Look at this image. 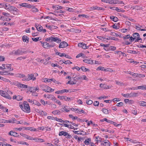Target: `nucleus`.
Masks as SVG:
<instances>
[{"mask_svg": "<svg viewBox=\"0 0 146 146\" xmlns=\"http://www.w3.org/2000/svg\"><path fill=\"white\" fill-rule=\"evenodd\" d=\"M3 97L9 99H11V97L7 92L5 93V95Z\"/></svg>", "mask_w": 146, "mask_h": 146, "instance_id": "cd10ccee", "label": "nucleus"}, {"mask_svg": "<svg viewBox=\"0 0 146 146\" xmlns=\"http://www.w3.org/2000/svg\"><path fill=\"white\" fill-rule=\"evenodd\" d=\"M11 64H8L6 66L7 69L8 70V71H12L13 70V69H11Z\"/></svg>", "mask_w": 146, "mask_h": 146, "instance_id": "bb28decb", "label": "nucleus"}, {"mask_svg": "<svg viewBox=\"0 0 146 146\" xmlns=\"http://www.w3.org/2000/svg\"><path fill=\"white\" fill-rule=\"evenodd\" d=\"M139 105L142 106H146V102L143 101H140L139 102Z\"/></svg>", "mask_w": 146, "mask_h": 146, "instance_id": "a878e982", "label": "nucleus"}, {"mask_svg": "<svg viewBox=\"0 0 146 146\" xmlns=\"http://www.w3.org/2000/svg\"><path fill=\"white\" fill-rule=\"evenodd\" d=\"M106 141H103L101 143V145H103L104 146H110V143L108 140H105Z\"/></svg>", "mask_w": 146, "mask_h": 146, "instance_id": "6e6552de", "label": "nucleus"}, {"mask_svg": "<svg viewBox=\"0 0 146 146\" xmlns=\"http://www.w3.org/2000/svg\"><path fill=\"white\" fill-rule=\"evenodd\" d=\"M71 82L70 80H69V81H68L67 83L66 84H70L71 85H73V84H76V82Z\"/></svg>", "mask_w": 146, "mask_h": 146, "instance_id": "680f3d73", "label": "nucleus"}, {"mask_svg": "<svg viewBox=\"0 0 146 146\" xmlns=\"http://www.w3.org/2000/svg\"><path fill=\"white\" fill-rule=\"evenodd\" d=\"M129 40L131 42H133L134 41V40L135 39V38H133L132 36H130L129 38Z\"/></svg>", "mask_w": 146, "mask_h": 146, "instance_id": "052dcab7", "label": "nucleus"}, {"mask_svg": "<svg viewBox=\"0 0 146 146\" xmlns=\"http://www.w3.org/2000/svg\"><path fill=\"white\" fill-rule=\"evenodd\" d=\"M30 8H31V9L30 10V11L32 12H36L38 11V10L37 8L35 7L34 6L32 5H31V7Z\"/></svg>", "mask_w": 146, "mask_h": 146, "instance_id": "f3484780", "label": "nucleus"}, {"mask_svg": "<svg viewBox=\"0 0 146 146\" xmlns=\"http://www.w3.org/2000/svg\"><path fill=\"white\" fill-rule=\"evenodd\" d=\"M68 92V90L67 89H63L61 90H59L56 91L55 93L56 94H59L64 93V92Z\"/></svg>", "mask_w": 146, "mask_h": 146, "instance_id": "f8f14e48", "label": "nucleus"}, {"mask_svg": "<svg viewBox=\"0 0 146 146\" xmlns=\"http://www.w3.org/2000/svg\"><path fill=\"white\" fill-rule=\"evenodd\" d=\"M39 88L38 87L35 88V87H31L30 88L29 90L31 92H35L36 91L38 90Z\"/></svg>", "mask_w": 146, "mask_h": 146, "instance_id": "a211bd4d", "label": "nucleus"}, {"mask_svg": "<svg viewBox=\"0 0 146 146\" xmlns=\"http://www.w3.org/2000/svg\"><path fill=\"white\" fill-rule=\"evenodd\" d=\"M136 75V77H139V78H143L145 77V76L144 74H139L136 73V74H135Z\"/></svg>", "mask_w": 146, "mask_h": 146, "instance_id": "c85d7f7f", "label": "nucleus"}, {"mask_svg": "<svg viewBox=\"0 0 146 146\" xmlns=\"http://www.w3.org/2000/svg\"><path fill=\"white\" fill-rule=\"evenodd\" d=\"M90 9L92 10L97 9L98 10H102V11H104L105 9H104L102 7H101L98 6L91 7Z\"/></svg>", "mask_w": 146, "mask_h": 146, "instance_id": "1a4fd4ad", "label": "nucleus"}, {"mask_svg": "<svg viewBox=\"0 0 146 146\" xmlns=\"http://www.w3.org/2000/svg\"><path fill=\"white\" fill-rule=\"evenodd\" d=\"M58 98L61 100H64L65 101H67L68 99L70 100V98H69L68 97L65 96H58Z\"/></svg>", "mask_w": 146, "mask_h": 146, "instance_id": "9b49d317", "label": "nucleus"}, {"mask_svg": "<svg viewBox=\"0 0 146 146\" xmlns=\"http://www.w3.org/2000/svg\"><path fill=\"white\" fill-rule=\"evenodd\" d=\"M52 113L54 115H60L61 112L59 110H55L52 111Z\"/></svg>", "mask_w": 146, "mask_h": 146, "instance_id": "b1692460", "label": "nucleus"}, {"mask_svg": "<svg viewBox=\"0 0 146 146\" xmlns=\"http://www.w3.org/2000/svg\"><path fill=\"white\" fill-rule=\"evenodd\" d=\"M56 55H58L60 57H62L64 56V54H65V53H61L60 52H56Z\"/></svg>", "mask_w": 146, "mask_h": 146, "instance_id": "de8ad7c7", "label": "nucleus"}, {"mask_svg": "<svg viewBox=\"0 0 146 146\" xmlns=\"http://www.w3.org/2000/svg\"><path fill=\"white\" fill-rule=\"evenodd\" d=\"M33 104H35L36 105L38 106H39L41 105V104L39 102H38L36 101H35L33 102Z\"/></svg>", "mask_w": 146, "mask_h": 146, "instance_id": "c9c22d12", "label": "nucleus"}, {"mask_svg": "<svg viewBox=\"0 0 146 146\" xmlns=\"http://www.w3.org/2000/svg\"><path fill=\"white\" fill-rule=\"evenodd\" d=\"M86 103L87 104L91 105L93 103V101L91 100H88L86 101Z\"/></svg>", "mask_w": 146, "mask_h": 146, "instance_id": "37998d69", "label": "nucleus"}, {"mask_svg": "<svg viewBox=\"0 0 146 146\" xmlns=\"http://www.w3.org/2000/svg\"><path fill=\"white\" fill-rule=\"evenodd\" d=\"M45 41L47 42H52L53 41L56 42L57 43H59L61 41V40L58 37H50L48 38L45 40Z\"/></svg>", "mask_w": 146, "mask_h": 146, "instance_id": "f03ea898", "label": "nucleus"}, {"mask_svg": "<svg viewBox=\"0 0 146 146\" xmlns=\"http://www.w3.org/2000/svg\"><path fill=\"white\" fill-rule=\"evenodd\" d=\"M54 141V144L55 145H58L57 144L58 143L59 140L57 138H56L54 139L53 140Z\"/></svg>", "mask_w": 146, "mask_h": 146, "instance_id": "473e14b6", "label": "nucleus"}, {"mask_svg": "<svg viewBox=\"0 0 146 146\" xmlns=\"http://www.w3.org/2000/svg\"><path fill=\"white\" fill-rule=\"evenodd\" d=\"M51 66L53 67L56 66L59 68H62V67L61 66H59L57 64L52 63L51 64Z\"/></svg>", "mask_w": 146, "mask_h": 146, "instance_id": "4c0bfd02", "label": "nucleus"}, {"mask_svg": "<svg viewBox=\"0 0 146 146\" xmlns=\"http://www.w3.org/2000/svg\"><path fill=\"white\" fill-rule=\"evenodd\" d=\"M25 50V48H20L17 50L15 51L14 53L15 55H22L23 54H26L29 51H24Z\"/></svg>", "mask_w": 146, "mask_h": 146, "instance_id": "7ed1b4c3", "label": "nucleus"}, {"mask_svg": "<svg viewBox=\"0 0 146 146\" xmlns=\"http://www.w3.org/2000/svg\"><path fill=\"white\" fill-rule=\"evenodd\" d=\"M83 61L84 62L88 64H93V61L91 60L85 59L83 60Z\"/></svg>", "mask_w": 146, "mask_h": 146, "instance_id": "2eb2a0df", "label": "nucleus"}, {"mask_svg": "<svg viewBox=\"0 0 146 146\" xmlns=\"http://www.w3.org/2000/svg\"><path fill=\"white\" fill-rule=\"evenodd\" d=\"M6 92H4L2 90H0V94L3 96H4L5 95V93H6Z\"/></svg>", "mask_w": 146, "mask_h": 146, "instance_id": "a19ab883", "label": "nucleus"}, {"mask_svg": "<svg viewBox=\"0 0 146 146\" xmlns=\"http://www.w3.org/2000/svg\"><path fill=\"white\" fill-rule=\"evenodd\" d=\"M110 35L112 36H119L118 34L115 33L114 32H111L110 34Z\"/></svg>", "mask_w": 146, "mask_h": 146, "instance_id": "ea45409f", "label": "nucleus"}, {"mask_svg": "<svg viewBox=\"0 0 146 146\" xmlns=\"http://www.w3.org/2000/svg\"><path fill=\"white\" fill-rule=\"evenodd\" d=\"M26 58V57L21 56V57L17 58V60H21L22 59H25Z\"/></svg>", "mask_w": 146, "mask_h": 146, "instance_id": "5fc2aeb1", "label": "nucleus"}, {"mask_svg": "<svg viewBox=\"0 0 146 146\" xmlns=\"http://www.w3.org/2000/svg\"><path fill=\"white\" fill-rule=\"evenodd\" d=\"M130 36V35H126L125 36H123V38L124 39H128L129 38Z\"/></svg>", "mask_w": 146, "mask_h": 146, "instance_id": "bf43d9fd", "label": "nucleus"}, {"mask_svg": "<svg viewBox=\"0 0 146 146\" xmlns=\"http://www.w3.org/2000/svg\"><path fill=\"white\" fill-rule=\"evenodd\" d=\"M33 93L32 94V96H38V94L35 92H32Z\"/></svg>", "mask_w": 146, "mask_h": 146, "instance_id": "338daca9", "label": "nucleus"}, {"mask_svg": "<svg viewBox=\"0 0 146 146\" xmlns=\"http://www.w3.org/2000/svg\"><path fill=\"white\" fill-rule=\"evenodd\" d=\"M69 116L70 118H72V120H75V117L74 116L70 114L69 115Z\"/></svg>", "mask_w": 146, "mask_h": 146, "instance_id": "774afa93", "label": "nucleus"}, {"mask_svg": "<svg viewBox=\"0 0 146 146\" xmlns=\"http://www.w3.org/2000/svg\"><path fill=\"white\" fill-rule=\"evenodd\" d=\"M104 67L102 66H99L96 69L97 70H103Z\"/></svg>", "mask_w": 146, "mask_h": 146, "instance_id": "4d7b16f0", "label": "nucleus"}, {"mask_svg": "<svg viewBox=\"0 0 146 146\" xmlns=\"http://www.w3.org/2000/svg\"><path fill=\"white\" fill-rule=\"evenodd\" d=\"M23 104L24 108L23 107V105H20V108L24 111L27 113H30V107L27 102V101H24L23 102Z\"/></svg>", "mask_w": 146, "mask_h": 146, "instance_id": "f257e3e1", "label": "nucleus"}, {"mask_svg": "<svg viewBox=\"0 0 146 146\" xmlns=\"http://www.w3.org/2000/svg\"><path fill=\"white\" fill-rule=\"evenodd\" d=\"M121 95L125 97L128 98V97H130V94H122Z\"/></svg>", "mask_w": 146, "mask_h": 146, "instance_id": "09e8293b", "label": "nucleus"}, {"mask_svg": "<svg viewBox=\"0 0 146 146\" xmlns=\"http://www.w3.org/2000/svg\"><path fill=\"white\" fill-rule=\"evenodd\" d=\"M8 71H7L2 72H1V75H7L10 74V73H9L8 72Z\"/></svg>", "mask_w": 146, "mask_h": 146, "instance_id": "79ce46f5", "label": "nucleus"}, {"mask_svg": "<svg viewBox=\"0 0 146 146\" xmlns=\"http://www.w3.org/2000/svg\"><path fill=\"white\" fill-rule=\"evenodd\" d=\"M136 88H137L138 89L146 90V85L138 86L136 87Z\"/></svg>", "mask_w": 146, "mask_h": 146, "instance_id": "4be33fe9", "label": "nucleus"}, {"mask_svg": "<svg viewBox=\"0 0 146 146\" xmlns=\"http://www.w3.org/2000/svg\"><path fill=\"white\" fill-rule=\"evenodd\" d=\"M100 86L101 88H102L105 89H109L110 88V87H109L106 84H100Z\"/></svg>", "mask_w": 146, "mask_h": 146, "instance_id": "dca6fc26", "label": "nucleus"}, {"mask_svg": "<svg viewBox=\"0 0 146 146\" xmlns=\"http://www.w3.org/2000/svg\"><path fill=\"white\" fill-rule=\"evenodd\" d=\"M102 1L110 4H113V1H112V0H102Z\"/></svg>", "mask_w": 146, "mask_h": 146, "instance_id": "5701e85b", "label": "nucleus"}, {"mask_svg": "<svg viewBox=\"0 0 146 146\" xmlns=\"http://www.w3.org/2000/svg\"><path fill=\"white\" fill-rule=\"evenodd\" d=\"M138 95L139 94L138 93L131 92L130 94V97H136L138 96Z\"/></svg>", "mask_w": 146, "mask_h": 146, "instance_id": "412c9836", "label": "nucleus"}, {"mask_svg": "<svg viewBox=\"0 0 146 146\" xmlns=\"http://www.w3.org/2000/svg\"><path fill=\"white\" fill-rule=\"evenodd\" d=\"M53 78H51V79H47V78H45V81L46 82H51V81H53Z\"/></svg>", "mask_w": 146, "mask_h": 146, "instance_id": "8fccbe9b", "label": "nucleus"}, {"mask_svg": "<svg viewBox=\"0 0 146 146\" xmlns=\"http://www.w3.org/2000/svg\"><path fill=\"white\" fill-rule=\"evenodd\" d=\"M22 84L19 82H17L16 84V85L19 88H22Z\"/></svg>", "mask_w": 146, "mask_h": 146, "instance_id": "e433bc0d", "label": "nucleus"}, {"mask_svg": "<svg viewBox=\"0 0 146 146\" xmlns=\"http://www.w3.org/2000/svg\"><path fill=\"white\" fill-rule=\"evenodd\" d=\"M22 98H23L21 96L18 95L17 96L16 100H17V101H19L21 100H22Z\"/></svg>", "mask_w": 146, "mask_h": 146, "instance_id": "49530a36", "label": "nucleus"}, {"mask_svg": "<svg viewBox=\"0 0 146 146\" xmlns=\"http://www.w3.org/2000/svg\"><path fill=\"white\" fill-rule=\"evenodd\" d=\"M40 88L41 89H42L43 90L45 91L46 92H49V91H47L46 90V87H47V86L45 85H44L43 84H41L40 85Z\"/></svg>", "mask_w": 146, "mask_h": 146, "instance_id": "4468645a", "label": "nucleus"}, {"mask_svg": "<svg viewBox=\"0 0 146 146\" xmlns=\"http://www.w3.org/2000/svg\"><path fill=\"white\" fill-rule=\"evenodd\" d=\"M74 78L73 79V81L72 82H75V81L77 82V80H80L81 79H82V77H79L77 76H76L74 78Z\"/></svg>", "mask_w": 146, "mask_h": 146, "instance_id": "aec40b11", "label": "nucleus"}, {"mask_svg": "<svg viewBox=\"0 0 146 146\" xmlns=\"http://www.w3.org/2000/svg\"><path fill=\"white\" fill-rule=\"evenodd\" d=\"M23 128H24L25 129H27L28 130H30L31 131H32V128L31 127H23Z\"/></svg>", "mask_w": 146, "mask_h": 146, "instance_id": "0e129e2a", "label": "nucleus"}, {"mask_svg": "<svg viewBox=\"0 0 146 146\" xmlns=\"http://www.w3.org/2000/svg\"><path fill=\"white\" fill-rule=\"evenodd\" d=\"M5 58L2 56H0V61H4L5 60Z\"/></svg>", "mask_w": 146, "mask_h": 146, "instance_id": "69168bd1", "label": "nucleus"}, {"mask_svg": "<svg viewBox=\"0 0 146 146\" xmlns=\"http://www.w3.org/2000/svg\"><path fill=\"white\" fill-rule=\"evenodd\" d=\"M10 135L13 136L14 137H17L19 136L18 134L15 132L13 131H11L9 133Z\"/></svg>", "mask_w": 146, "mask_h": 146, "instance_id": "9d476101", "label": "nucleus"}, {"mask_svg": "<svg viewBox=\"0 0 146 146\" xmlns=\"http://www.w3.org/2000/svg\"><path fill=\"white\" fill-rule=\"evenodd\" d=\"M40 114L43 116H46L47 115V113L46 112L43 111H41V112Z\"/></svg>", "mask_w": 146, "mask_h": 146, "instance_id": "c03bdc74", "label": "nucleus"}, {"mask_svg": "<svg viewBox=\"0 0 146 146\" xmlns=\"http://www.w3.org/2000/svg\"><path fill=\"white\" fill-rule=\"evenodd\" d=\"M64 110H62V111L63 112L66 111V112H69L70 111V110L69 109H67L66 108L65 106H64V108H63Z\"/></svg>", "mask_w": 146, "mask_h": 146, "instance_id": "3c124183", "label": "nucleus"}, {"mask_svg": "<svg viewBox=\"0 0 146 146\" xmlns=\"http://www.w3.org/2000/svg\"><path fill=\"white\" fill-rule=\"evenodd\" d=\"M132 35L133 37V38H135V39L136 38H137V37L140 36L139 34L137 33H133V34Z\"/></svg>", "mask_w": 146, "mask_h": 146, "instance_id": "7c9ffc66", "label": "nucleus"}, {"mask_svg": "<svg viewBox=\"0 0 146 146\" xmlns=\"http://www.w3.org/2000/svg\"><path fill=\"white\" fill-rule=\"evenodd\" d=\"M40 42L42 44V46L44 48H47V42H44L43 43V42L42 41H40Z\"/></svg>", "mask_w": 146, "mask_h": 146, "instance_id": "f704fd0d", "label": "nucleus"}, {"mask_svg": "<svg viewBox=\"0 0 146 146\" xmlns=\"http://www.w3.org/2000/svg\"><path fill=\"white\" fill-rule=\"evenodd\" d=\"M58 135L60 136L64 135L66 136H67V135H68V133L65 131H61L59 133Z\"/></svg>", "mask_w": 146, "mask_h": 146, "instance_id": "6ab92c4d", "label": "nucleus"}, {"mask_svg": "<svg viewBox=\"0 0 146 146\" xmlns=\"http://www.w3.org/2000/svg\"><path fill=\"white\" fill-rule=\"evenodd\" d=\"M127 52L129 53H132L134 54H137L138 53V52H136V51L131 50H128L127 51Z\"/></svg>", "mask_w": 146, "mask_h": 146, "instance_id": "393cba45", "label": "nucleus"}, {"mask_svg": "<svg viewBox=\"0 0 146 146\" xmlns=\"http://www.w3.org/2000/svg\"><path fill=\"white\" fill-rule=\"evenodd\" d=\"M18 77H19L23 78L26 77L25 75L21 74H18Z\"/></svg>", "mask_w": 146, "mask_h": 146, "instance_id": "58836bf2", "label": "nucleus"}, {"mask_svg": "<svg viewBox=\"0 0 146 146\" xmlns=\"http://www.w3.org/2000/svg\"><path fill=\"white\" fill-rule=\"evenodd\" d=\"M27 78L28 81L31 80L34 81L36 79V77H34V75L33 74H28V78Z\"/></svg>", "mask_w": 146, "mask_h": 146, "instance_id": "423d86ee", "label": "nucleus"}, {"mask_svg": "<svg viewBox=\"0 0 146 146\" xmlns=\"http://www.w3.org/2000/svg\"><path fill=\"white\" fill-rule=\"evenodd\" d=\"M78 46L79 47L84 49H87L89 47V46H87L86 44H85L81 43H79L78 44Z\"/></svg>", "mask_w": 146, "mask_h": 146, "instance_id": "0eeeda50", "label": "nucleus"}, {"mask_svg": "<svg viewBox=\"0 0 146 146\" xmlns=\"http://www.w3.org/2000/svg\"><path fill=\"white\" fill-rule=\"evenodd\" d=\"M123 105V103L122 102H120L119 103H117L116 106L118 107H120L122 106Z\"/></svg>", "mask_w": 146, "mask_h": 146, "instance_id": "e2e57ef3", "label": "nucleus"}, {"mask_svg": "<svg viewBox=\"0 0 146 146\" xmlns=\"http://www.w3.org/2000/svg\"><path fill=\"white\" fill-rule=\"evenodd\" d=\"M73 132L74 133L76 134L82 135V133L80 132L79 131H73Z\"/></svg>", "mask_w": 146, "mask_h": 146, "instance_id": "864d4df0", "label": "nucleus"}, {"mask_svg": "<svg viewBox=\"0 0 146 146\" xmlns=\"http://www.w3.org/2000/svg\"><path fill=\"white\" fill-rule=\"evenodd\" d=\"M93 105L95 106H98L99 105V102L98 101H96L94 103Z\"/></svg>", "mask_w": 146, "mask_h": 146, "instance_id": "6e6d98bb", "label": "nucleus"}, {"mask_svg": "<svg viewBox=\"0 0 146 146\" xmlns=\"http://www.w3.org/2000/svg\"><path fill=\"white\" fill-rule=\"evenodd\" d=\"M23 7H26L27 8H30L31 7V5L29 4L28 3H24Z\"/></svg>", "mask_w": 146, "mask_h": 146, "instance_id": "2f4dec72", "label": "nucleus"}, {"mask_svg": "<svg viewBox=\"0 0 146 146\" xmlns=\"http://www.w3.org/2000/svg\"><path fill=\"white\" fill-rule=\"evenodd\" d=\"M42 27L41 25H40V26L38 27V28L37 29V30L38 31L41 32L42 31Z\"/></svg>", "mask_w": 146, "mask_h": 146, "instance_id": "13d9d810", "label": "nucleus"}, {"mask_svg": "<svg viewBox=\"0 0 146 146\" xmlns=\"http://www.w3.org/2000/svg\"><path fill=\"white\" fill-rule=\"evenodd\" d=\"M102 111L105 114H108L109 113V110L103 108Z\"/></svg>", "mask_w": 146, "mask_h": 146, "instance_id": "c756f323", "label": "nucleus"}, {"mask_svg": "<svg viewBox=\"0 0 146 146\" xmlns=\"http://www.w3.org/2000/svg\"><path fill=\"white\" fill-rule=\"evenodd\" d=\"M22 39L24 42L28 43L29 42V38L27 36L24 35L22 36Z\"/></svg>", "mask_w": 146, "mask_h": 146, "instance_id": "ddd939ff", "label": "nucleus"}, {"mask_svg": "<svg viewBox=\"0 0 146 146\" xmlns=\"http://www.w3.org/2000/svg\"><path fill=\"white\" fill-rule=\"evenodd\" d=\"M68 46V44L67 42L65 41H63L60 43L58 47L59 48H63L66 47Z\"/></svg>", "mask_w": 146, "mask_h": 146, "instance_id": "39448f33", "label": "nucleus"}, {"mask_svg": "<svg viewBox=\"0 0 146 146\" xmlns=\"http://www.w3.org/2000/svg\"><path fill=\"white\" fill-rule=\"evenodd\" d=\"M8 7L7 8V9L9 10L10 11H13L16 12L15 14L14 13H13L14 15H16L18 14V13L19 11V10L16 7H14V6H11L10 5H9V6H8Z\"/></svg>", "mask_w": 146, "mask_h": 146, "instance_id": "20e7f679", "label": "nucleus"}, {"mask_svg": "<svg viewBox=\"0 0 146 146\" xmlns=\"http://www.w3.org/2000/svg\"><path fill=\"white\" fill-rule=\"evenodd\" d=\"M80 69L83 71L84 72H86L87 71L89 70L86 68L84 66H82L80 68Z\"/></svg>", "mask_w": 146, "mask_h": 146, "instance_id": "72a5a7b5", "label": "nucleus"}, {"mask_svg": "<svg viewBox=\"0 0 146 146\" xmlns=\"http://www.w3.org/2000/svg\"><path fill=\"white\" fill-rule=\"evenodd\" d=\"M116 47L114 46H111L108 48L109 50H114L116 49Z\"/></svg>", "mask_w": 146, "mask_h": 146, "instance_id": "a18cd8bd", "label": "nucleus"}, {"mask_svg": "<svg viewBox=\"0 0 146 146\" xmlns=\"http://www.w3.org/2000/svg\"><path fill=\"white\" fill-rule=\"evenodd\" d=\"M40 38V37H37V38H32V40L35 42H37L39 40V39Z\"/></svg>", "mask_w": 146, "mask_h": 146, "instance_id": "603ef678", "label": "nucleus"}]
</instances>
